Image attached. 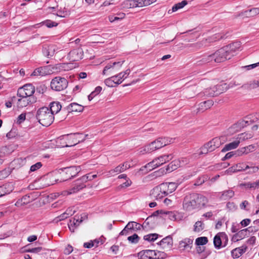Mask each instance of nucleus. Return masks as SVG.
I'll use <instances>...</instances> for the list:
<instances>
[{
    "instance_id": "obj_1",
    "label": "nucleus",
    "mask_w": 259,
    "mask_h": 259,
    "mask_svg": "<svg viewBox=\"0 0 259 259\" xmlns=\"http://www.w3.org/2000/svg\"><path fill=\"white\" fill-rule=\"evenodd\" d=\"M207 202V199L206 197L197 193H192L185 197L183 208L187 211H191L205 206Z\"/></svg>"
},
{
    "instance_id": "obj_2",
    "label": "nucleus",
    "mask_w": 259,
    "mask_h": 259,
    "mask_svg": "<svg viewBox=\"0 0 259 259\" xmlns=\"http://www.w3.org/2000/svg\"><path fill=\"white\" fill-rule=\"evenodd\" d=\"M36 117L38 122L43 126H48L53 122L54 117L49 108L43 107L37 111Z\"/></svg>"
},
{
    "instance_id": "obj_3",
    "label": "nucleus",
    "mask_w": 259,
    "mask_h": 259,
    "mask_svg": "<svg viewBox=\"0 0 259 259\" xmlns=\"http://www.w3.org/2000/svg\"><path fill=\"white\" fill-rule=\"evenodd\" d=\"M234 83H230L227 84L226 83L221 82L217 85L210 87L204 90L203 94L207 97L217 96L225 92L230 88L233 87Z\"/></svg>"
},
{
    "instance_id": "obj_4",
    "label": "nucleus",
    "mask_w": 259,
    "mask_h": 259,
    "mask_svg": "<svg viewBox=\"0 0 259 259\" xmlns=\"http://www.w3.org/2000/svg\"><path fill=\"white\" fill-rule=\"evenodd\" d=\"M221 145V141L220 138H214L211 141L205 144L199 149V155L206 154L211 152L219 148Z\"/></svg>"
},
{
    "instance_id": "obj_5",
    "label": "nucleus",
    "mask_w": 259,
    "mask_h": 259,
    "mask_svg": "<svg viewBox=\"0 0 259 259\" xmlns=\"http://www.w3.org/2000/svg\"><path fill=\"white\" fill-rule=\"evenodd\" d=\"M67 80L61 77H56L51 82V87L52 90L56 91H61L65 89L68 86Z\"/></svg>"
},
{
    "instance_id": "obj_6",
    "label": "nucleus",
    "mask_w": 259,
    "mask_h": 259,
    "mask_svg": "<svg viewBox=\"0 0 259 259\" xmlns=\"http://www.w3.org/2000/svg\"><path fill=\"white\" fill-rule=\"evenodd\" d=\"M228 49V47L225 46L214 53L215 62L220 63L231 58L233 54H231Z\"/></svg>"
},
{
    "instance_id": "obj_7",
    "label": "nucleus",
    "mask_w": 259,
    "mask_h": 259,
    "mask_svg": "<svg viewBox=\"0 0 259 259\" xmlns=\"http://www.w3.org/2000/svg\"><path fill=\"white\" fill-rule=\"evenodd\" d=\"M80 169L81 168L79 166H75L64 168L61 174L62 177V180L64 181L71 179L72 178L75 177Z\"/></svg>"
},
{
    "instance_id": "obj_8",
    "label": "nucleus",
    "mask_w": 259,
    "mask_h": 259,
    "mask_svg": "<svg viewBox=\"0 0 259 259\" xmlns=\"http://www.w3.org/2000/svg\"><path fill=\"white\" fill-rule=\"evenodd\" d=\"M123 62H114L108 63L104 67L102 74L109 75L117 72L121 68Z\"/></svg>"
},
{
    "instance_id": "obj_9",
    "label": "nucleus",
    "mask_w": 259,
    "mask_h": 259,
    "mask_svg": "<svg viewBox=\"0 0 259 259\" xmlns=\"http://www.w3.org/2000/svg\"><path fill=\"white\" fill-rule=\"evenodd\" d=\"M172 142L173 140L172 139L164 137L159 138L156 139L154 141L151 142L149 145L153 152L157 149L170 144Z\"/></svg>"
},
{
    "instance_id": "obj_10",
    "label": "nucleus",
    "mask_w": 259,
    "mask_h": 259,
    "mask_svg": "<svg viewBox=\"0 0 259 259\" xmlns=\"http://www.w3.org/2000/svg\"><path fill=\"white\" fill-rule=\"evenodd\" d=\"M35 92L34 87L31 84H26L22 87L18 89L17 91L18 96L35 97L33 94Z\"/></svg>"
},
{
    "instance_id": "obj_11",
    "label": "nucleus",
    "mask_w": 259,
    "mask_h": 259,
    "mask_svg": "<svg viewBox=\"0 0 259 259\" xmlns=\"http://www.w3.org/2000/svg\"><path fill=\"white\" fill-rule=\"evenodd\" d=\"M17 104L19 108H23L26 107L29 104H32L37 101V98L35 97L19 96Z\"/></svg>"
},
{
    "instance_id": "obj_12",
    "label": "nucleus",
    "mask_w": 259,
    "mask_h": 259,
    "mask_svg": "<svg viewBox=\"0 0 259 259\" xmlns=\"http://www.w3.org/2000/svg\"><path fill=\"white\" fill-rule=\"evenodd\" d=\"M166 195L163 192L160 185L153 188L150 193V198L153 200H159L163 198Z\"/></svg>"
},
{
    "instance_id": "obj_13",
    "label": "nucleus",
    "mask_w": 259,
    "mask_h": 259,
    "mask_svg": "<svg viewBox=\"0 0 259 259\" xmlns=\"http://www.w3.org/2000/svg\"><path fill=\"white\" fill-rule=\"evenodd\" d=\"M248 168H249V166L246 163L240 162L229 167L228 169L226 170V172L227 174H231L234 172L244 171L248 169Z\"/></svg>"
},
{
    "instance_id": "obj_14",
    "label": "nucleus",
    "mask_w": 259,
    "mask_h": 259,
    "mask_svg": "<svg viewBox=\"0 0 259 259\" xmlns=\"http://www.w3.org/2000/svg\"><path fill=\"white\" fill-rule=\"evenodd\" d=\"M159 185L166 196L174 192L178 187L177 183L174 182L163 183Z\"/></svg>"
},
{
    "instance_id": "obj_15",
    "label": "nucleus",
    "mask_w": 259,
    "mask_h": 259,
    "mask_svg": "<svg viewBox=\"0 0 259 259\" xmlns=\"http://www.w3.org/2000/svg\"><path fill=\"white\" fill-rule=\"evenodd\" d=\"M72 134H67L60 136L57 139V143L62 144L61 141H66L64 143H62L61 145V147H71L75 145L74 142L71 138Z\"/></svg>"
},
{
    "instance_id": "obj_16",
    "label": "nucleus",
    "mask_w": 259,
    "mask_h": 259,
    "mask_svg": "<svg viewBox=\"0 0 259 259\" xmlns=\"http://www.w3.org/2000/svg\"><path fill=\"white\" fill-rule=\"evenodd\" d=\"M83 52L81 49H74L70 51L68 55V57L70 61H77L83 58Z\"/></svg>"
},
{
    "instance_id": "obj_17",
    "label": "nucleus",
    "mask_w": 259,
    "mask_h": 259,
    "mask_svg": "<svg viewBox=\"0 0 259 259\" xmlns=\"http://www.w3.org/2000/svg\"><path fill=\"white\" fill-rule=\"evenodd\" d=\"M58 50V47L54 45H51L46 47H45L42 49V53L44 56L48 58H51L53 57L56 52Z\"/></svg>"
},
{
    "instance_id": "obj_18",
    "label": "nucleus",
    "mask_w": 259,
    "mask_h": 259,
    "mask_svg": "<svg viewBox=\"0 0 259 259\" xmlns=\"http://www.w3.org/2000/svg\"><path fill=\"white\" fill-rule=\"evenodd\" d=\"M164 249H169L173 244L172 238L171 236H168L162 239L158 243Z\"/></svg>"
},
{
    "instance_id": "obj_19",
    "label": "nucleus",
    "mask_w": 259,
    "mask_h": 259,
    "mask_svg": "<svg viewBox=\"0 0 259 259\" xmlns=\"http://www.w3.org/2000/svg\"><path fill=\"white\" fill-rule=\"evenodd\" d=\"M14 190V186L12 183H8L0 186V197L11 193Z\"/></svg>"
},
{
    "instance_id": "obj_20",
    "label": "nucleus",
    "mask_w": 259,
    "mask_h": 259,
    "mask_svg": "<svg viewBox=\"0 0 259 259\" xmlns=\"http://www.w3.org/2000/svg\"><path fill=\"white\" fill-rule=\"evenodd\" d=\"M130 167V165L125 162L121 165L116 166L114 169L110 170L109 171L108 173L109 175L114 176L115 174H118L124 171Z\"/></svg>"
},
{
    "instance_id": "obj_21",
    "label": "nucleus",
    "mask_w": 259,
    "mask_h": 259,
    "mask_svg": "<svg viewBox=\"0 0 259 259\" xmlns=\"http://www.w3.org/2000/svg\"><path fill=\"white\" fill-rule=\"evenodd\" d=\"M255 150V146L250 145L249 146L240 148L236 151V156H241L243 154H247L253 152Z\"/></svg>"
},
{
    "instance_id": "obj_22",
    "label": "nucleus",
    "mask_w": 259,
    "mask_h": 259,
    "mask_svg": "<svg viewBox=\"0 0 259 259\" xmlns=\"http://www.w3.org/2000/svg\"><path fill=\"white\" fill-rule=\"evenodd\" d=\"M213 104V102L211 100H208L200 103L197 108V112H203L205 110L209 109Z\"/></svg>"
},
{
    "instance_id": "obj_23",
    "label": "nucleus",
    "mask_w": 259,
    "mask_h": 259,
    "mask_svg": "<svg viewBox=\"0 0 259 259\" xmlns=\"http://www.w3.org/2000/svg\"><path fill=\"white\" fill-rule=\"evenodd\" d=\"M153 255L155 254V250H144L138 253V256L140 257L139 259H154Z\"/></svg>"
},
{
    "instance_id": "obj_24",
    "label": "nucleus",
    "mask_w": 259,
    "mask_h": 259,
    "mask_svg": "<svg viewBox=\"0 0 259 259\" xmlns=\"http://www.w3.org/2000/svg\"><path fill=\"white\" fill-rule=\"evenodd\" d=\"M173 158V156L172 154H165L160 157L154 159L155 160H156L157 162V166H159L161 165L166 163V162L169 161L170 160L172 159Z\"/></svg>"
},
{
    "instance_id": "obj_25",
    "label": "nucleus",
    "mask_w": 259,
    "mask_h": 259,
    "mask_svg": "<svg viewBox=\"0 0 259 259\" xmlns=\"http://www.w3.org/2000/svg\"><path fill=\"white\" fill-rule=\"evenodd\" d=\"M129 8L142 7L145 6V2L144 0H131L125 2Z\"/></svg>"
},
{
    "instance_id": "obj_26",
    "label": "nucleus",
    "mask_w": 259,
    "mask_h": 259,
    "mask_svg": "<svg viewBox=\"0 0 259 259\" xmlns=\"http://www.w3.org/2000/svg\"><path fill=\"white\" fill-rule=\"evenodd\" d=\"M87 178L82 177L80 179L75 181L73 184L75 185L76 188L80 191L86 187L85 183H87Z\"/></svg>"
},
{
    "instance_id": "obj_27",
    "label": "nucleus",
    "mask_w": 259,
    "mask_h": 259,
    "mask_svg": "<svg viewBox=\"0 0 259 259\" xmlns=\"http://www.w3.org/2000/svg\"><path fill=\"white\" fill-rule=\"evenodd\" d=\"M253 135L254 134L252 132H245L238 135L236 137V139H237L238 141H239L240 143V142L252 138L253 137Z\"/></svg>"
},
{
    "instance_id": "obj_28",
    "label": "nucleus",
    "mask_w": 259,
    "mask_h": 259,
    "mask_svg": "<svg viewBox=\"0 0 259 259\" xmlns=\"http://www.w3.org/2000/svg\"><path fill=\"white\" fill-rule=\"evenodd\" d=\"M69 112H81L83 110V107L76 103L70 104L67 107Z\"/></svg>"
},
{
    "instance_id": "obj_29",
    "label": "nucleus",
    "mask_w": 259,
    "mask_h": 259,
    "mask_svg": "<svg viewBox=\"0 0 259 259\" xmlns=\"http://www.w3.org/2000/svg\"><path fill=\"white\" fill-rule=\"evenodd\" d=\"M259 14V8H253L242 12V16L247 17H254Z\"/></svg>"
},
{
    "instance_id": "obj_30",
    "label": "nucleus",
    "mask_w": 259,
    "mask_h": 259,
    "mask_svg": "<svg viewBox=\"0 0 259 259\" xmlns=\"http://www.w3.org/2000/svg\"><path fill=\"white\" fill-rule=\"evenodd\" d=\"M246 247L243 246L236 248L231 251V254L233 258H238L246 251Z\"/></svg>"
},
{
    "instance_id": "obj_31",
    "label": "nucleus",
    "mask_w": 259,
    "mask_h": 259,
    "mask_svg": "<svg viewBox=\"0 0 259 259\" xmlns=\"http://www.w3.org/2000/svg\"><path fill=\"white\" fill-rule=\"evenodd\" d=\"M50 111L52 112V114L54 116V114L58 113L61 109V105L58 102H52L50 105Z\"/></svg>"
},
{
    "instance_id": "obj_32",
    "label": "nucleus",
    "mask_w": 259,
    "mask_h": 259,
    "mask_svg": "<svg viewBox=\"0 0 259 259\" xmlns=\"http://www.w3.org/2000/svg\"><path fill=\"white\" fill-rule=\"evenodd\" d=\"M239 144V141H238V140L236 139V140L234 141L226 144L222 150V152H225L227 151L232 149H234L238 146Z\"/></svg>"
},
{
    "instance_id": "obj_33",
    "label": "nucleus",
    "mask_w": 259,
    "mask_h": 259,
    "mask_svg": "<svg viewBox=\"0 0 259 259\" xmlns=\"http://www.w3.org/2000/svg\"><path fill=\"white\" fill-rule=\"evenodd\" d=\"M223 38L224 36L222 34L217 33L208 37L207 38H206L205 39L203 40L202 42L203 44H205L206 42L210 43Z\"/></svg>"
},
{
    "instance_id": "obj_34",
    "label": "nucleus",
    "mask_w": 259,
    "mask_h": 259,
    "mask_svg": "<svg viewBox=\"0 0 259 259\" xmlns=\"http://www.w3.org/2000/svg\"><path fill=\"white\" fill-rule=\"evenodd\" d=\"M177 196L175 194L170 195L168 197L164 199V204L167 206H173L177 200Z\"/></svg>"
},
{
    "instance_id": "obj_35",
    "label": "nucleus",
    "mask_w": 259,
    "mask_h": 259,
    "mask_svg": "<svg viewBox=\"0 0 259 259\" xmlns=\"http://www.w3.org/2000/svg\"><path fill=\"white\" fill-rule=\"evenodd\" d=\"M131 72V70L130 69H127L123 72H120L117 75H115V76L118 78V80H117V84H120L122 82V81L126 78L128 76V75L130 74Z\"/></svg>"
},
{
    "instance_id": "obj_36",
    "label": "nucleus",
    "mask_w": 259,
    "mask_h": 259,
    "mask_svg": "<svg viewBox=\"0 0 259 259\" xmlns=\"http://www.w3.org/2000/svg\"><path fill=\"white\" fill-rule=\"evenodd\" d=\"M234 192L232 190H227L221 192L220 198L222 200H228L234 196Z\"/></svg>"
},
{
    "instance_id": "obj_37",
    "label": "nucleus",
    "mask_w": 259,
    "mask_h": 259,
    "mask_svg": "<svg viewBox=\"0 0 259 259\" xmlns=\"http://www.w3.org/2000/svg\"><path fill=\"white\" fill-rule=\"evenodd\" d=\"M116 77L115 75L112 76L111 77H109L104 80L105 84L110 88L114 87L118 85L117 80H115Z\"/></svg>"
},
{
    "instance_id": "obj_38",
    "label": "nucleus",
    "mask_w": 259,
    "mask_h": 259,
    "mask_svg": "<svg viewBox=\"0 0 259 259\" xmlns=\"http://www.w3.org/2000/svg\"><path fill=\"white\" fill-rule=\"evenodd\" d=\"M179 167H181L180 162L178 160V159H176L171 161L167 165L166 170L168 172H171L174 170L177 169Z\"/></svg>"
},
{
    "instance_id": "obj_39",
    "label": "nucleus",
    "mask_w": 259,
    "mask_h": 259,
    "mask_svg": "<svg viewBox=\"0 0 259 259\" xmlns=\"http://www.w3.org/2000/svg\"><path fill=\"white\" fill-rule=\"evenodd\" d=\"M84 136L80 133H73L71 136V138L74 142L75 145L84 140Z\"/></svg>"
},
{
    "instance_id": "obj_40",
    "label": "nucleus",
    "mask_w": 259,
    "mask_h": 259,
    "mask_svg": "<svg viewBox=\"0 0 259 259\" xmlns=\"http://www.w3.org/2000/svg\"><path fill=\"white\" fill-rule=\"evenodd\" d=\"M244 126V121H239L233 124L230 127V132L235 133L240 131Z\"/></svg>"
},
{
    "instance_id": "obj_41",
    "label": "nucleus",
    "mask_w": 259,
    "mask_h": 259,
    "mask_svg": "<svg viewBox=\"0 0 259 259\" xmlns=\"http://www.w3.org/2000/svg\"><path fill=\"white\" fill-rule=\"evenodd\" d=\"M187 4V2L186 0L183 1L181 3L175 4L172 8L171 10L168 11V13L170 14L172 12H176L178 10L183 8Z\"/></svg>"
},
{
    "instance_id": "obj_42",
    "label": "nucleus",
    "mask_w": 259,
    "mask_h": 259,
    "mask_svg": "<svg viewBox=\"0 0 259 259\" xmlns=\"http://www.w3.org/2000/svg\"><path fill=\"white\" fill-rule=\"evenodd\" d=\"M259 87V81L258 80H252L249 83L244 84L242 87L246 89H254Z\"/></svg>"
},
{
    "instance_id": "obj_43",
    "label": "nucleus",
    "mask_w": 259,
    "mask_h": 259,
    "mask_svg": "<svg viewBox=\"0 0 259 259\" xmlns=\"http://www.w3.org/2000/svg\"><path fill=\"white\" fill-rule=\"evenodd\" d=\"M82 222V220L79 221L78 220L74 219L73 220H70L69 224H68V227L72 232H74L75 228L78 227L79 224Z\"/></svg>"
},
{
    "instance_id": "obj_44",
    "label": "nucleus",
    "mask_w": 259,
    "mask_h": 259,
    "mask_svg": "<svg viewBox=\"0 0 259 259\" xmlns=\"http://www.w3.org/2000/svg\"><path fill=\"white\" fill-rule=\"evenodd\" d=\"M226 47L229 48L228 49L231 54H233V53L240 49V44L239 42H235L226 46Z\"/></svg>"
},
{
    "instance_id": "obj_45",
    "label": "nucleus",
    "mask_w": 259,
    "mask_h": 259,
    "mask_svg": "<svg viewBox=\"0 0 259 259\" xmlns=\"http://www.w3.org/2000/svg\"><path fill=\"white\" fill-rule=\"evenodd\" d=\"M45 250V249L42 247H37L32 248H28L25 250L26 252H31L35 254H40L41 252Z\"/></svg>"
},
{
    "instance_id": "obj_46",
    "label": "nucleus",
    "mask_w": 259,
    "mask_h": 259,
    "mask_svg": "<svg viewBox=\"0 0 259 259\" xmlns=\"http://www.w3.org/2000/svg\"><path fill=\"white\" fill-rule=\"evenodd\" d=\"M78 191H79L78 189L76 188L74 184H73L72 187L71 189L63 191L62 192V195L64 196L71 195L72 194L76 193Z\"/></svg>"
},
{
    "instance_id": "obj_47",
    "label": "nucleus",
    "mask_w": 259,
    "mask_h": 259,
    "mask_svg": "<svg viewBox=\"0 0 259 259\" xmlns=\"http://www.w3.org/2000/svg\"><path fill=\"white\" fill-rule=\"evenodd\" d=\"M213 60L215 62L214 53L210 55L204 56L201 61L203 63H206L211 62Z\"/></svg>"
},
{
    "instance_id": "obj_48",
    "label": "nucleus",
    "mask_w": 259,
    "mask_h": 259,
    "mask_svg": "<svg viewBox=\"0 0 259 259\" xmlns=\"http://www.w3.org/2000/svg\"><path fill=\"white\" fill-rule=\"evenodd\" d=\"M208 242V239L206 237H200L195 240V244L197 245H203Z\"/></svg>"
},
{
    "instance_id": "obj_49",
    "label": "nucleus",
    "mask_w": 259,
    "mask_h": 259,
    "mask_svg": "<svg viewBox=\"0 0 259 259\" xmlns=\"http://www.w3.org/2000/svg\"><path fill=\"white\" fill-rule=\"evenodd\" d=\"M158 235L156 233L149 234L144 236V239L148 241H154L158 238Z\"/></svg>"
},
{
    "instance_id": "obj_50",
    "label": "nucleus",
    "mask_w": 259,
    "mask_h": 259,
    "mask_svg": "<svg viewBox=\"0 0 259 259\" xmlns=\"http://www.w3.org/2000/svg\"><path fill=\"white\" fill-rule=\"evenodd\" d=\"M204 229V224L201 221H197L195 223L194 226V231L196 232H199Z\"/></svg>"
},
{
    "instance_id": "obj_51",
    "label": "nucleus",
    "mask_w": 259,
    "mask_h": 259,
    "mask_svg": "<svg viewBox=\"0 0 259 259\" xmlns=\"http://www.w3.org/2000/svg\"><path fill=\"white\" fill-rule=\"evenodd\" d=\"M151 148L150 147V145H147L144 147H143L139 149V153L141 154H144L152 152Z\"/></svg>"
},
{
    "instance_id": "obj_52",
    "label": "nucleus",
    "mask_w": 259,
    "mask_h": 259,
    "mask_svg": "<svg viewBox=\"0 0 259 259\" xmlns=\"http://www.w3.org/2000/svg\"><path fill=\"white\" fill-rule=\"evenodd\" d=\"M157 163L156 162V160H155V159H154L151 162L145 165V167L147 169V170L151 171L157 167Z\"/></svg>"
},
{
    "instance_id": "obj_53",
    "label": "nucleus",
    "mask_w": 259,
    "mask_h": 259,
    "mask_svg": "<svg viewBox=\"0 0 259 259\" xmlns=\"http://www.w3.org/2000/svg\"><path fill=\"white\" fill-rule=\"evenodd\" d=\"M213 244L215 248H220L222 246V240L219 235L215 236L213 239Z\"/></svg>"
},
{
    "instance_id": "obj_54",
    "label": "nucleus",
    "mask_w": 259,
    "mask_h": 259,
    "mask_svg": "<svg viewBox=\"0 0 259 259\" xmlns=\"http://www.w3.org/2000/svg\"><path fill=\"white\" fill-rule=\"evenodd\" d=\"M68 210H66L65 212H64L63 213L59 215L58 217H57V218L56 219V221H60L64 220L68 218L69 216L73 215L72 212H68Z\"/></svg>"
},
{
    "instance_id": "obj_55",
    "label": "nucleus",
    "mask_w": 259,
    "mask_h": 259,
    "mask_svg": "<svg viewBox=\"0 0 259 259\" xmlns=\"http://www.w3.org/2000/svg\"><path fill=\"white\" fill-rule=\"evenodd\" d=\"M155 255H154V259H163L166 257V254L165 252L160 251H155Z\"/></svg>"
},
{
    "instance_id": "obj_56",
    "label": "nucleus",
    "mask_w": 259,
    "mask_h": 259,
    "mask_svg": "<svg viewBox=\"0 0 259 259\" xmlns=\"http://www.w3.org/2000/svg\"><path fill=\"white\" fill-rule=\"evenodd\" d=\"M139 239L140 238L137 234H134V235L127 237V240L132 243H137L139 242Z\"/></svg>"
},
{
    "instance_id": "obj_57",
    "label": "nucleus",
    "mask_w": 259,
    "mask_h": 259,
    "mask_svg": "<svg viewBox=\"0 0 259 259\" xmlns=\"http://www.w3.org/2000/svg\"><path fill=\"white\" fill-rule=\"evenodd\" d=\"M45 74V71H44V68L42 67L38 68L35 69L32 73L31 75L33 76H43Z\"/></svg>"
},
{
    "instance_id": "obj_58",
    "label": "nucleus",
    "mask_w": 259,
    "mask_h": 259,
    "mask_svg": "<svg viewBox=\"0 0 259 259\" xmlns=\"http://www.w3.org/2000/svg\"><path fill=\"white\" fill-rule=\"evenodd\" d=\"M191 157H181L178 159L180 162V166H183L188 164L190 162Z\"/></svg>"
},
{
    "instance_id": "obj_59",
    "label": "nucleus",
    "mask_w": 259,
    "mask_h": 259,
    "mask_svg": "<svg viewBox=\"0 0 259 259\" xmlns=\"http://www.w3.org/2000/svg\"><path fill=\"white\" fill-rule=\"evenodd\" d=\"M193 242V241L190 239L186 240L185 239L184 241H181L180 243V245L184 247L185 248H187L188 247L191 248V247L190 246Z\"/></svg>"
},
{
    "instance_id": "obj_60",
    "label": "nucleus",
    "mask_w": 259,
    "mask_h": 259,
    "mask_svg": "<svg viewBox=\"0 0 259 259\" xmlns=\"http://www.w3.org/2000/svg\"><path fill=\"white\" fill-rule=\"evenodd\" d=\"M69 15V12L68 11H67L66 10H65V9L63 10H59L57 13V16L60 17H63V18L66 17Z\"/></svg>"
},
{
    "instance_id": "obj_61",
    "label": "nucleus",
    "mask_w": 259,
    "mask_h": 259,
    "mask_svg": "<svg viewBox=\"0 0 259 259\" xmlns=\"http://www.w3.org/2000/svg\"><path fill=\"white\" fill-rule=\"evenodd\" d=\"M240 186H244L248 188H253V189L257 188L255 182H253V183L248 182L246 183L241 184H240Z\"/></svg>"
},
{
    "instance_id": "obj_62",
    "label": "nucleus",
    "mask_w": 259,
    "mask_h": 259,
    "mask_svg": "<svg viewBox=\"0 0 259 259\" xmlns=\"http://www.w3.org/2000/svg\"><path fill=\"white\" fill-rule=\"evenodd\" d=\"M42 166V164L40 162H38L35 164L31 166L30 168V171H35L39 169Z\"/></svg>"
},
{
    "instance_id": "obj_63",
    "label": "nucleus",
    "mask_w": 259,
    "mask_h": 259,
    "mask_svg": "<svg viewBox=\"0 0 259 259\" xmlns=\"http://www.w3.org/2000/svg\"><path fill=\"white\" fill-rule=\"evenodd\" d=\"M41 23L45 24L49 28H51V27H53L54 26H57L58 25L57 23H56L55 22L49 20H47L44 22H42Z\"/></svg>"
},
{
    "instance_id": "obj_64",
    "label": "nucleus",
    "mask_w": 259,
    "mask_h": 259,
    "mask_svg": "<svg viewBox=\"0 0 259 259\" xmlns=\"http://www.w3.org/2000/svg\"><path fill=\"white\" fill-rule=\"evenodd\" d=\"M17 134L16 130L15 128L12 129L9 133L7 134V137L9 139L13 138L17 136Z\"/></svg>"
}]
</instances>
